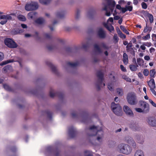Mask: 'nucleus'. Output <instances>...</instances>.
<instances>
[{
	"label": "nucleus",
	"instance_id": "obj_47",
	"mask_svg": "<svg viewBox=\"0 0 156 156\" xmlns=\"http://www.w3.org/2000/svg\"><path fill=\"white\" fill-rule=\"evenodd\" d=\"M112 84L111 83H108V88L111 91H112L114 90Z\"/></svg>",
	"mask_w": 156,
	"mask_h": 156
},
{
	"label": "nucleus",
	"instance_id": "obj_16",
	"mask_svg": "<svg viewBox=\"0 0 156 156\" xmlns=\"http://www.w3.org/2000/svg\"><path fill=\"white\" fill-rule=\"evenodd\" d=\"M147 122L151 126H156V119L154 117H148Z\"/></svg>",
	"mask_w": 156,
	"mask_h": 156
},
{
	"label": "nucleus",
	"instance_id": "obj_3",
	"mask_svg": "<svg viewBox=\"0 0 156 156\" xmlns=\"http://www.w3.org/2000/svg\"><path fill=\"white\" fill-rule=\"evenodd\" d=\"M118 147L120 152L124 154H128L132 151L131 147L127 144H121L119 145Z\"/></svg>",
	"mask_w": 156,
	"mask_h": 156
},
{
	"label": "nucleus",
	"instance_id": "obj_64",
	"mask_svg": "<svg viewBox=\"0 0 156 156\" xmlns=\"http://www.w3.org/2000/svg\"><path fill=\"white\" fill-rule=\"evenodd\" d=\"M133 46L131 42H129L128 44V45L126 46V48H131Z\"/></svg>",
	"mask_w": 156,
	"mask_h": 156
},
{
	"label": "nucleus",
	"instance_id": "obj_22",
	"mask_svg": "<svg viewBox=\"0 0 156 156\" xmlns=\"http://www.w3.org/2000/svg\"><path fill=\"white\" fill-rule=\"evenodd\" d=\"M130 127L134 131L140 130V128L138 124L136 123H132L130 124Z\"/></svg>",
	"mask_w": 156,
	"mask_h": 156
},
{
	"label": "nucleus",
	"instance_id": "obj_18",
	"mask_svg": "<svg viewBox=\"0 0 156 156\" xmlns=\"http://www.w3.org/2000/svg\"><path fill=\"white\" fill-rule=\"evenodd\" d=\"M37 13L35 12H31L28 14L27 16L29 19H34L37 17Z\"/></svg>",
	"mask_w": 156,
	"mask_h": 156
},
{
	"label": "nucleus",
	"instance_id": "obj_6",
	"mask_svg": "<svg viewBox=\"0 0 156 156\" xmlns=\"http://www.w3.org/2000/svg\"><path fill=\"white\" fill-rule=\"evenodd\" d=\"M5 44L10 48H16L18 46L17 44L12 39L10 38H6L4 41Z\"/></svg>",
	"mask_w": 156,
	"mask_h": 156
},
{
	"label": "nucleus",
	"instance_id": "obj_23",
	"mask_svg": "<svg viewBox=\"0 0 156 156\" xmlns=\"http://www.w3.org/2000/svg\"><path fill=\"white\" fill-rule=\"evenodd\" d=\"M45 22V20L42 17H39L35 20V22L36 23L40 25L43 24Z\"/></svg>",
	"mask_w": 156,
	"mask_h": 156
},
{
	"label": "nucleus",
	"instance_id": "obj_7",
	"mask_svg": "<svg viewBox=\"0 0 156 156\" xmlns=\"http://www.w3.org/2000/svg\"><path fill=\"white\" fill-rule=\"evenodd\" d=\"M138 104L139 107L142 108L144 111L145 112V113H147L149 112V105L148 103L143 101H139Z\"/></svg>",
	"mask_w": 156,
	"mask_h": 156
},
{
	"label": "nucleus",
	"instance_id": "obj_26",
	"mask_svg": "<svg viewBox=\"0 0 156 156\" xmlns=\"http://www.w3.org/2000/svg\"><path fill=\"white\" fill-rule=\"evenodd\" d=\"M123 60L124 64H127L128 63V59L127 54L126 53H124L123 55Z\"/></svg>",
	"mask_w": 156,
	"mask_h": 156
},
{
	"label": "nucleus",
	"instance_id": "obj_40",
	"mask_svg": "<svg viewBox=\"0 0 156 156\" xmlns=\"http://www.w3.org/2000/svg\"><path fill=\"white\" fill-rule=\"evenodd\" d=\"M18 18L19 20L21 21H24L26 20L25 17L23 15H19L18 16Z\"/></svg>",
	"mask_w": 156,
	"mask_h": 156
},
{
	"label": "nucleus",
	"instance_id": "obj_34",
	"mask_svg": "<svg viewBox=\"0 0 156 156\" xmlns=\"http://www.w3.org/2000/svg\"><path fill=\"white\" fill-rule=\"evenodd\" d=\"M4 88L6 90L11 91H12V88L7 84H3Z\"/></svg>",
	"mask_w": 156,
	"mask_h": 156
},
{
	"label": "nucleus",
	"instance_id": "obj_2",
	"mask_svg": "<svg viewBox=\"0 0 156 156\" xmlns=\"http://www.w3.org/2000/svg\"><path fill=\"white\" fill-rule=\"evenodd\" d=\"M98 126H92L89 128L90 132V133L89 134V136H94L96 135L102 136L103 134V131L101 129H98Z\"/></svg>",
	"mask_w": 156,
	"mask_h": 156
},
{
	"label": "nucleus",
	"instance_id": "obj_57",
	"mask_svg": "<svg viewBox=\"0 0 156 156\" xmlns=\"http://www.w3.org/2000/svg\"><path fill=\"white\" fill-rule=\"evenodd\" d=\"M77 115V114L75 112H73L71 113V115L73 118L76 117Z\"/></svg>",
	"mask_w": 156,
	"mask_h": 156
},
{
	"label": "nucleus",
	"instance_id": "obj_55",
	"mask_svg": "<svg viewBox=\"0 0 156 156\" xmlns=\"http://www.w3.org/2000/svg\"><path fill=\"white\" fill-rule=\"evenodd\" d=\"M120 68L121 70L123 72H126V68L123 66L122 65H120Z\"/></svg>",
	"mask_w": 156,
	"mask_h": 156
},
{
	"label": "nucleus",
	"instance_id": "obj_44",
	"mask_svg": "<svg viewBox=\"0 0 156 156\" xmlns=\"http://www.w3.org/2000/svg\"><path fill=\"white\" fill-rule=\"evenodd\" d=\"M151 30V28L150 29V28L148 27L147 26V23H146V27L143 30V32L144 33H146L147 32L148 30H149L150 32Z\"/></svg>",
	"mask_w": 156,
	"mask_h": 156
},
{
	"label": "nucleus",
	"instance_id": "obj_24",
	"mask_svg": "<svg viewBox=\"0 0 156 156\" xmlns=\"http://www.w3.org/2000/svg\"><path fill=\"white\" fill-rule=\"evenodd\" d=\"M56 16L57 17L62 19L65 16V12L64 11H61L57 12Z\"/></svg>",
	"mask_w": 156,
	"mask_h": 156
},
{
	"label": "nucleus",
	"instance_id": "obj_60",
	"mask_svg": "<svg viewBox=\"0 0 156 156\" xmlns=\"http://www.w3.org/2000/svg\"><path fill=\"white\" fill-rule=\"evenodd\" d=\"M127 11H131L133 10V6H128L126 7Z\"/></svg>",
	"mask_w": 156,
	"mask_h": 156
},
{
	"label": "nucleus",
	"instance_id": "obj_51",
	"mask_svg": "<svg viewBox=\"0 0 156 156\" xmlns=\"http://www.w3.org/2000/svg\"><path fill=\"white\" fill-rule=\"evenodd\" d=\"M150 34H148L146 35L145 36L143 37H142V39L143 40H148L149 39H150Z\"/></svg>",
	"mask_w": 156,
	"mask_h": 156
},
{
	"label": "nucleus",
	"instance_id": "obj_10",
	"mask_svg": "<svg viewBox=\"0 0 156 156\" xmlns=\"http://www.w3.org/2000/svg\"><path fill=\"white\" fill-rule=\"evenodd\" d=\"M49 95L50 97L52 98H54L55 96H58L60 99H62L64 97L63 93L60 92L54 93L53 92V90L52 89L49 92Z\"/></svg>",
	"mask_w": 156,
	"mask_h": 156
},
{
	"label": "nucleus",
	"instance_id": "obj_61",
	"mask_svg": "<svg viewBox=\"0 0 156 156\" xmlns=\"http://www.w3.org/2000/svg\"><path fill=\"white\" fill-rule=\"evenodd\" d=\"M152 37V39L153 41H156V34H153L151 36Z\"/></svg>",
	"mask_w": 156,
	"mask_h": 156
},
{
	"label": "nucleus",
	"instance_id": "obj_59",
	"mask_svg": "<svg viewBox=\"0 0 156 156\" xmlns=\"http://www.w3.org/2000/svg\"><path fill=\"white\" fill-rule=\"evenodd\" d=\"M4 58V55L3 53L0 52V62Z\"/></svg>",
	"mask_w": 156,
	"mask_h": 156
},
{
	"label": "nucleus",
	"instance_id": "obj_17",
	"mask_svg": "<svg viewBox=\"0 0 156 156\" xmlns=\"http://www.w3.org/2000/svg\"><path fill=\"white\" fill-rule=\"evenodd\" d=\"M148 85L150 87V90L151 91L154 90L155 88V84L154 80L153 79H151L147 82Z\"/></svg>",
	"mask_w": 156,
	"mask_h": 156
},
{
	"label": "nucleus",
	"instance_id": "obj_43",
	"mask_svg": "<svg viewBox=\"0 0 156 156\" xmlns=\"http://www.w3.org/2000/svg\"><path fill=\"white\" fill-rule=\"evenodd\" d=\"M46 113L47 114L48 117L50 119H51L52 118V113L48 111H46Z\"/></svg>",
	"mask_w": 156,
	"mask_h": 156
},
{
	"label": "nucleus",
	"instance_id": "obj_50",
	"mask_svg": "<svg viewBox=\"0 0 156 156\" xmlns=\"http://www.w3.org/2000/svg\"><path fill=\"white\" fill-rule=\"evenodd\" d=\"M143 73L145 76H147L149 73V70L147 69H145L144 70Z\"/></svg>",
	"mask_w": 156,
	"mask_h": 156
},
{
	"label": "nucleus",
	"instance_id": "obj_12",
	"mask_svg": "<svg viewBox=\"0 0 156 156\" xmlns=\"http://www.w3.org/2000/svg\"><path fill=\"white\" fill-rule=\"evenodd\" d=\"M123 110L126 114L130 116H133V112L130 108L127 106L125 105L123 107Z\"/></svg>",
	"mask_w": 156,
	"mask_h": 156
},
{
	"label": "nucleus",
	"instance_id": "obj_29",
	"mask_svg": "<svg viewBox=\"0 0 156 156\" xmlns=\"http://www.w3.org/2000/svg\"><path fill=\"white\" fill-rule=\"evenodd\" d=\"M67 64L68 66H70L71 67H74L77 66L79 65V63L78 62L74 63L69 62L67 63Z\"/></svg>",
	"mask_w": 156,
	"mask_h": 156
},
{
	"label": "nucleus",
	"instance_id": "obj_52",
	"mask_svg": "<svg viewBox=\"0 0 156 156\" xmlns=\"http://www.w3.org/2000/svg\"><path fill=\"white\" fill-rule=\"evenodd\" d=\"M80 11L79 9H77L76 13L75 18L76 19H78L80 16Z\"/></svg>",
	"mask_w": 156,
	"mask_h": 156
},
{
	"label": "nucleus",
	"instance_id": "obj_54",
	"mask_svg": "<svg viewBox=\"0 0 156 156\" xmlns=\"http://www.w3.org/2000/svg\"><path fill=\"white\" fill-rule=\"evenodd\" d=\"M150 103L154 107H156V104L154 103L151 99H149Z\"/></svg>",
	"mask_w": 156,
	"mask_h": 156
},
{
	"label": "nucleus",
	"instance_id": "obj_30",
	"mask_svg": "<svg viewBox=\"0 0 156 156\" xmlns=\"http://www.w3.org/2000/svg\"><path fill=\"white\" fill-rule=\"evenodd\" d=\"M94 47L96 51L100 53H102V51L99 46L97 44L94 45Z\"/></svg>",
	"mask_w": 156,
	"mask_h": 156
},
{
	"label": "nucleus",
	"instance_id": "obj_41",
	"mask_svg": "<svg viewBox=\"0 0 156 156\" xmlns=\"http://www.w3.org/2000/svg\"><path fill=\"white\" fill-rule=\"evenodd\" d=\"M85 156H93L91 152L90 151L86 150L84 151Z\"/></svg>",
	"mask_w": 156,
	"mask_h": 156
},
{
	"label": "nucleus",
	"instance_id": "obj_1",
	"mask_svg": "<svg viewBox=\"0 0 156 156\" xmlns=\"http://www.w3.org/2000/svg\"><path fill=\"white\" fill-rule=\"evenodd\" d=\"M97 76L98 78V80L96 83V85L98 90H100L101 87L102 85L103 86H105V84L103 83V80H104V74L101 71H98L97 72Z\"/></svg>",
	"mask_w": 156,
	"mask_h": 156
},
{
	"label": "nucleus",
	"instance_id": "obj_46",
	"mask_svg": "<svg viewBox=\"0 0 156 156\" xmlns=\"http://www.w3.org/2000/svg\"><path fill=\"white\" fill-rule=\"evenodd\" d=\"M44 36H45V38L48 39H50L52 37L51 34H50L48 33L44 34Z\"/></svg>",
	"mask_w": 156,
	"mask_h": 156
},
{
	"label": "nucleus",
	"instance_id": "obj_11",
	"mask_svg": "<svg viewBox=\"0 0 156 156\" xmlns=\"http://www.w3.org/2000/svg\"><path fill=\"white\" fill-rule=\"evenodd\" d=\"M125 141L129 144L132 145L134 148L136 147V143L134 140L130 136H127L125 137Z\"/></svg>",
	"mask_w": 156,
	"mask_h": 156
},
{
	"label": "nucleus",
	"instance_id": "obj_36",
	"mask_svg": "<svg viewBox=\"0 0 156 156\" xmlns=\"http://www.w3.org/2000/svg\"><path fill=\"white\" fill-rule=\"evenodd\" d=\"M156 72L154 69H153L150 70V75L151 78H154L155 77Z\"/></svg>",
	"mask_w": 156,
	"mask_h": 156
},
{
	"label": "nucleus",
	"instance_id": "obj_32",
	"mask_svg": "<svg viewBox=\"0 0 156 156\" xmlns=\"http://www.w3.org/2000/svg\"><path fill=\"white\" fill-rule=\"evenodd\" d=\"M51 0H39V2L43 5H46L49 4Z\"/></svg>",
	"mask_w": 156,
	"mask_h": 156
},
{
	"label": "nucleus",
	"instance_id": "obj_35",
	"mask_svg": "<svg viewBox=\"0 0 156 156\" xmlns=\"http://www.w3.org/2000/svg\"><path fill=\"white\" fill-rule=\"evenodd\" d=\"M120 27V29L125 33L127 34H129V32L127 31L124 26L121 25Z\"/></svg>",
	"mask_w": 156,
	"mask_h": 156
},
{
	"label": "nucleus",
	"instance_id": "obj_8",
	"mask_svg": "<svg viewBox=\"0 0 156 156\" xmlns=\"http://www.w3.org/2000/svg\"><path fill=\"white\" fill-rule=\"evenodd\" d=\"M38 8V5L36 2H31L29 4H27L25 6V9L27 11L35 10Z\"/></svg>",
	"mask_w": 156,
	"mask_h": 156
},
{
	"label": "nucleus",
	"instance_id": "obj_62",
	"mask_svg": "<svg viewBox=\"0 0 156 156\" xmlns=\"http://www.w3.org/2000/svg\"><path fill=\"white\" fill-rule=\"evenodd\" d=\"M47 48L48 50L50 51L54 49V46L52 45L49 46L47 47Z\"/></svg>",
	"mask_w": 156,
	"mask_h": 156
},
{
	"label": "nucleus",
	"instance_id": "obj_28",
	"mask_svg": "<svg viewBox=\"0 0 156 156\" xmlns=\"http://www.w3.org/2000/svg\"><path fill=\"white\" fill-rule=\"evenodd\" d=\"M134 156H144V155L142 151L138 150L135 152Z\"/></svg>",
	"mask_w": 156,
	"mask_h": 156
},
{
	"label": "nucleus",
	"instance_id": "obj_45",
	"mask_svg": "<svg viewBox=\"0 0 156 156\" xmlns=\"http://www.w3.org/2000/svg\"><path fill=\"white\" fill-rule=\"evenodd\" d=\"M135 110L137 112L145 113V112L144 111V110L141 108H135Z\"/></svg>",
	"mask_w": 156,
	"mask_h": 156
},
{
	"label": "nucleus",
	"instance_id": "obj_38",
	"mask_svg": "<svg viewBox=\"0 0 156 156\" xmlns=\"http://www.w3.org/2000/svg\"><path fill=\"white\" fill-rule=\"evenodd\" d=\"M104 26L108 30L110 31H111L112 30H114V27L112 26H111L109 27L108 25L106 23L104 24Z\"/></svg>",
	"mask_w": 156,
	"mask_h": 156
},
{
	"label": "nucleus",
	"instance_id": "obj_58",
	"mask_svg": "<svg viewBox=\"0 0 156 156\" xmlns=\"http://www.w3.org/2000/svg\"><path fill=\"white\" fill-rule=\"evenodd\" d=\"M114 40L116 42H117L119 41V38L117 34H115L113 37Z\"/></svg>",
	"mask_w": 156,
	"mask_h": 156
},
{
	"label": "nucleus",
	"instance_id": "obj_39",
	"mask_svg": "<svg viewBox=\"0 0 156 156\" xmlns=\"http://www.w3.org/2000/svg\"><path fill=\"white\" fill-rule=\"evenodd\" d=\"M117 93L119 96H122L123 94V90L122 89L117 88Z\"/></svg>",
	"mask_w": 156,
	"mask_h": 156
},
{
	"label": "nucleus",
	"instance_id": "obj_27",
	"mask_svg": "<svg viewBox=\"0 0 156 156\" xmlns=\"http://www.w3.org/2000/svg\"><path fill=\"white\" fill-rule=\"evenodd\" d=\"M14 59H8L6 61H5L2 62L0 63V66H3L5 65L8 63L12 62H14Z\"/></svg>",
	"mask_w": 156,
	"mask_h": 156
},
{
	"label": "nucleus",
	"instance_id": "obj_4",
	"mask_svg": "<svg viewBox=\"0 0 156 156\" xmlns=\"http://www.w3.org/2000/svg\"><path fill=\"white\" fill-rule=\"evenodd\" d=\"M126 98L128 103L131 105H135L138 103L136 96L134 92L128 93Z\"/></svg>",
	"mask_w": 156,
	"mask_h": 156
},
{
	"label": "nucleus",
	"instance_id": "obj_48",
	"mask_svg": "<svg viewBox=\"0 0 156 156\" xmlns=\"http://www.w3.org/2000/svg\"><path fill=\"white\" fill-rule=\"evenodd\" d=\"M89 47V45L88 43L83 44L82 46V48L84 49L85 50H87Z\"/></svg>",
	"mask_w": 156,
	"mask_h": 156
},
{
	"label": "nucleus",
	"instance_id": "obj_13",
	"mask_svg": "<svg viewBox=\"0 0 156 156\" xmlns=\"http://www.w3.org/2000/svg\"><path fill=\"white\" fill-rule=\"evenodd\" d=\"M115 5V1L112 0H108L107 2V5L108 8L111 11V12H112L114 8Z\"/></svg>",
	"mask_w": 156,
	"mask_h": 156
},
{
	"label": "nucleus",
	"instance_id": "obj_14",
	"mask_svg": "<svg viewBox=\"0 0 156 156\" xmlns=\"http://www.w3.org/2000/svg\"><path fill=\"white\" fill-rule=\"evenodd\" d=\"M97 34L98 37L100 38L104 39L106 37L105 32L102 28H100L99 29Z\"/></svg>",
	"mask_w": 156,
	"mask_h": 156
},
{
	"label": "nucleus",
	"instance_id": "obj_56",
	"mask_svg": "<svg viewBox=\"0 0 156 156\" xmlns=\"http://www.w3.org/2000/svg\"><path fill=\"white\" fill-rule=\"evenodd\" d=\"M11 67L10 66H7L3 68V70L4 71H7Z\"/></svg>",
	"mask_w": 156,
	"mask_h": 156
},
{
	"label": "nucleus",
	"instance_id": "obj_15",
	"mask_svg": "<svg viewBox=\"0 0 156 156\" xmlns=\"http://www.w3.org/2000/svg\"><path fill=\"white\" fill-rule=\"evenodd\" d=\"M11 16H16V13H12L7 15H0V19H5L8 20H12V17Z\"/></svg>",
	"mask_w": 156,
	"mask_h": 156
},
{
	"label": "nucleus",
	"instance_id": "obj_42",
	"mask_svg": "<svg viewBox=\"0 0 156 156\" xmlns=\"http://www.w3.org/2000/svg\"><path fill=\"white\" fill-rule=\"evenodd\" d=\"M137 61L138 64L140 66H141L144 63L143 59L140 58H137Z\"/></svg>",
	"mask_w": 156,
	"mask_h": 156
},
{
	"label": "nucleus",
	"instance_id": "obj_63",
	"mask_svg": "<svg viewBox=\"0 0 156 156\" xmlns=\"http://www.w3.org/2000/svg\"><path fill=\"white\" fill-rule=\"evenodd\" d=\"M7 20H2V21H1L0 22V24L2 25H3L5 24L7 22Z\"/></svg>",
	"mask_w": 156,
	"mask_h": 156
},
{
	"label": "nucleus",
	"instance_id": "obj_53",
	"mask_svg": "<svg viewBox=\"0 0 156 156\" xmlns=\"http://www.w3.org/2000/svg\"><path fill=\"white\" fill-rule=\"evenodd\" d=\"M141 5L142 8L143 9H146L147 8V5L145 2H142L141 4Z\"/></svg>",
	"mask_w": 156,
	"mask_h": 156
},
{
	"label": "nucleus",
	"instance_id": "obj_49",
	"mask_svg": "<svg viewBox=\"0 0 156 156\" xmlns=\"http://www.w3.org/2000/svg\"><path fill=\"white\" fill-rule=\"evenodd\" d=\"M101 46L103 48L105 49L108 50L109 49L108 47L107 46L106 44L104 42L102 43H101Z\"/></svg>",
	"mask_w": 156,
	"mask_h": 156
},
{
	"label": "nucleus",
	"instance_id": "obj_20",
	"mask_svg": "<svg viewBox=\"0 0 156 156\" xmlns=\"http://www.w3.org/2000/svg\"><path fill=\"white\" fill-rule=\"evenodd\" d=\"M23 32V29L20 28H18L12 30L11 32L12 35H15L18 34H20Z\"/></svg>",
	"mask_w": 156,
	"mask_h": 156
},
{
	"label": "nucleus",
	"instance_id": "obj_5",
	"mask_svg": "<svg viewBox=\"0 0 156 156\" xmlns=\"http://www.w3.org/2000/svg\"><path fill=\"white\" fill-rule=\"evenodd\" d=\"M111 108L116 115L118 116L122 115V108L119 104H115L114 102H112L111 104Z\"/></svg>",
	"mask_w": 156,
	"mask_h": 156
},
{
	"label": "nucleus",
	"instance_id": "obj_31",
	"mask_svg": "<svg viewBox=\"0 0 156 156\" xmlns=\"http://www.w3.org/2000/svg\"><path fill=\"white\" fill-rule=\"evenodd\" d=\"M126 48V51L127 52H130V53L133 55V56H135V51L133 48Z\"/></svg>",
	"mask_w": 156,
	"mask_h": 156
},
{
	"label": "nucleus",
	"instance_id": "obj_19",
	"mask_svg": "<svg viewBox=\"0 0 156 156\" xmlns=\"http://www.w3.org/2000/svg\"><path fill=\"white\" fill-rule=\"evenodd\" d=\"M46 64L51 68L53 72L55 74L57 73V71L56 67L53 66L50 62H46Z\"/></svg>",
	"mask_w": 156,
	"mask_h": 156
},
{
	"label": "nucleus",
	"instance_id": "obj_33",
	"mask_svg": "<svg viewBox=\"0 0 156 156\" xmlns=\"http://www.w3.org/2000/svg\"><path fill=\"white\" fill-rule=\"evenodd\" d=\"M147 15L149 19L150 23H153L154 21V17L151 14L148 13Z\"/></svg>",
	"mask_w": 156,
	"mask_h": 156
},
{
	"label": "nucleus",
	"instance_id": "obj_21",
	"mask_svg": "<svg viewBox=\"0 0 156 156\" xmlns=\"http://www.w3.org/2000/svg\"><path fill=\"white\" fill-rule=\"evenodd\" d=\"M79 49L77 47L70 48L67 47L66 49V51L67 53L74 52L76 51Z\"/></svg>",
	"mask_w": 156,
	"mask_h": 156
},
{
	"label": "nucleus",
	"instance_id": "obj_9",
	"mask_svg": "<svg viewBox=\"0 0 156 156\" xmlns=\"http://www.w3.org/2000/svg\"><path fill=\"white\" fill-rule=\"evenodd\" d=\"M77 131L76 129L73 126L69 128L68 134L69 136L71 138L74 137L76 135Z\"/></svg>",
	"mask_w": 156,
	"mask_h": 156
},
{
	"label": "nucleus",
	"instance_id": "obj_37",
	"mask_svg": "<svg viewBox=\"0 0 156 156\" xmlns=\"http://www.w3.org/2000/svg\"><path fill=\"white\" fill-rule=\"evenodd\" d=\"M122 78L123 79L126 80V81L128 82H131V79L128 77L126 75H124L122 76Z\"/></svg>",
	"mask_w": 156,
	"mask_h": 156
},
{
	"label": "nucleus",
	"instance_id": "obj_25",
	"mask_svg": "<svg viewBox=\"0 0 156 156\" xmlns=\"http://www.w3.org/2000/svg\"><path fill=\"white\" fill-rule=\"evenodd\" d=\"M138 66L137 64L135 65L131 64L129 65V68L131 71H136L137 70Z\"/></svg>",
	"mask_w": 156,
	"mask_h": 156
}]
</instances>
